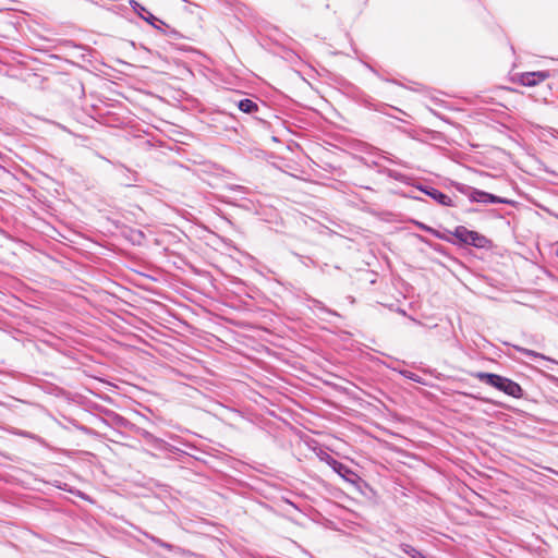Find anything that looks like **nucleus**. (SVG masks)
Here are the masks:
<instances>
[{
  "instance_id": "1",
  "label": "nucleus",
  "mask_w": 558,
  "mask_h": 558,
  "mask_svg": "<svg viewBox=\"0 0 558 558\" xmlns=\"http://www.w3.org/2000/svg\"><path fill=\"white\" fill-rule=\"evenodd\" d=\"M474 377L477 378L480 381L485 383L486 385H489V386L505 392L506 395H508L510 397H513V398L522 397L521 386L518 383H515L507 377H502L500 375L493 374V373H484V372L476 373L474 375Z\"/></svg>"
},
{
  "instance_id": "2",
  "label": "nucleus",
  "mask_w": 558,
  "mask_h": 558,
  "mask_svg": "<svg viewBox=\"0 0 558 558\" xmlns=\"http://www.w3.org/2000/svg\"><path fill=\"white\" fill-rule=\"evenodd\" d=\"M454 235L462 242L474 246H482L484 236L476 231L468 230L464 227H458L454 231Z\"/></svg>"
},
{
  "instance_id": "3",
  "label": "nucleus",
  "mask_w": 558,
  "mask_h": 558,
  "mask_svg": "<svg viewBox=\"0 0 558 558\" xmlns=\"http://www.w3.org/2000/svg\"><path fill=\"white\" fill-rule=\"evenodd\" d=\"M548 77V72H526L519 75L518 82L523 86L532 87L544 82Z\"/></svg>"
},
{
  "instance_id": "4",
  "label": "nucleus",
  "mask_w": 558,
  "mask_h": 558,
  "mask_svg": "<svg viewBox=\"0 0 558 558\" xmlns=\"http://www.w3.org/2000/svg\"><path fill=\"white\" fill-rule=\"evenodd\" d=\"M472 198L475 202H483V203H508L507 199H504L501 197L495 196L493 194L475 190L472 192Z\"/></svg>"
},
{
  "instance_id": "5",
  "label": "nucleus",
  "mask_w": 558,
  "mask_h": 558,
  "mask_svg": "<svg viewBox=\"0 0 558 558\" xmlns=\"http://www.w3.org/2000/svg\"><path fill=\"white\" fill-rule=\"evenodd\" d=\"M435 201L445 206H452V199L448 195L441 193L438 190L433 189L430 192H427Z\"/></svg>"
},
{
  "instance_id": "6",
  "label": "nucleus",
  "mask_w": 558,
  "mask_h": 558,
  "mask_svg": "<svg viewBox=\"0 0 558 558\" xmlns=\"http://www.w3.org/2000/svg\"><path fill=\"white\" fill-rule=\"evenodd\" d=\"M238 107L245 113H252L257 110V105L251 99L240 100Z\"/></svg>"
},
{
  "instance_id": "7",
  "label": "nucleus",
  "mask_w": 558,
  "mask_h": 558,
  "mask_svg": "<svg viewBox=\"0 0 558 558\" xmlns=\"http://www.w3.org/2000/svg\"><path fill=\"white\" fill-rule=\"evenodd\" d=\"M557 255H558V247H557Z\"/></svg>"
}]
</instances>
